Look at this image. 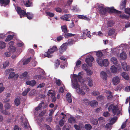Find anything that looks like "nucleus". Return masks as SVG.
Segmentation results:
<instances>
[{"label":"nucleus","mask_w":130,"mask_h":130,"mask_svg":"<svg viewBox=\"0 0 130 130\" xmlns=\"http://www.w3.org/2000/svg\"><path fill=\"white\" fill-rule=\"evenodd\" d=\"M95 7L98 9L100 11V13L102 14L106 15L107 12H109L110 13H114L117 14L122 19H127L129 18V16L125 14H122L121 12L115 9L113 7L111 8H105L103 5L97 4L95 5Z\"/></svg>","instance_id":"obj_1"},{"label":"nucleus","mask_w":130,"mask_h":130,"mask_svg":"<svg viewBox=\"0 0 130 130\" xmlns=\"http://www.w3.org/2000/svg\"><path fill=\"white\" fill-rule=\"evenodd\" d=\"M74 77L72 79V87L75 89L76 91L78 94L82 95H84L85 94L84 90H86L87 92H88L89 91V89L85 85H84L83 86L82 85L81 88H80L79 83L75 82V81H74Z\"/></svg>","instance_id":"obj_2"},{"label":"nucleus","mask_w":130,"mask_h":130,"mask_svg":"<svg viewBox=\"0 0 130 130\" xmlns=\"http://www.w3.org/2000/svg\"><path fill=\"white\" fill-rule=\"evenodd\" d=\"M109 104H108L105 106L106 108H107L108 106V110L109 111H112V112L114 115H117L120 113V111L118 106L117 105H114L112 104L109 105Z\"/></svg>","instance_id":"obj_3"},{"label":"nucleus","mask_w":130,"mask_h":130,"mask_svg":"<svg viewBox=\"0 0 130 130\" xmlns=\"http://www.w3.org/2000/svg\"><path fill=\"white\" fill-rule=\"evenodd\" d=\"M16 10L18 13L20 15L21 18H22L26 15L27 18L29 20L31 19L33 17V15L31 13L27 12L26 13L24 10H22L19 7H17L16 8Z\"/></svg>","instance_id":"obj_4"},{"label":"nucleus","mask_w":130,"mask_h":130,"mask_svg":"<svg viewBox=\"0 0 130 130\" xmlns=\"http://www.w3.org/2000/svg\"><path fill=\"white\" fill-rule=\"evenodd\" d=\"M9 45L8 48V51L5 53V56L8 57H9L14 52H15L16 50V48L13 46V42L11 41L9 43Z\"/></svg>","instance_id":"obj_5"},{"label":"nucleus","mask_w":130,"mask_h":130,"mask_svg":"<svg viewBox=\"0 0 130 130\" xmlns=\"http://www.w3.org/2000/svg\"><path fill=\"white\" fill-rule=\"evenodd\" d=\"M83 74V72H79L78 73V75L76 74H73L71 75V81L72 82V79L74 77V81H75V82L79 83L80 82L81 84L84 83V79L82 78L81 76Z\"/></svg>","instance_id":"obj_6"},{"label":"nucleus","mask_w":130,"mask_h":130,"mask_svg":"<svg viewBox=\"0 0 130 130\" xmlns=\"http://www.w3.org/2000/svg\"><path fill=\"white\" fill-rule=\"evenodd\" d=\"M14 71L13 69H9L6 70L5 71V73L6 74H8L10 73L9 75L8 79H11L13 78L15 79H17L19 77V75L17 74H15L14 72H12Z\"/></svg>","instance_id":"obj_7"},{"label":"nucleus","mask_w":130,"mask_h":130,"mask_svg":"<svg viewBox=\"0 0 130 130\" xmlns=\"http://www.w3.org/2000/svg\"><path fill=\"white\" fill-rule=\"evenodd\" d=\"M96 61L98 64L100 66L107 67L109 65V63L107 59H103L101 58H98Z\"/></svg>","instance_id":"obj_8"},{"label":"nucleus","mask_w":130,"mask_h":130,"mask_svg":"<svg viewBox=\"0 0 130 130\" xmlns=\"http://www.w3.org/2000/svg\"><path fill=\"white\" fill-rule=\"evenodd\" d=\"M127 45L125 44H121L120 45L118 46L116 48L113 50L114 52H116L117 53L121 52L123 50H126L127 47Z\"/></svg>","instance_id":"obj_9"},{"label":"nucleus","mask_w":130,"mask_h":130,"mask_svg":"<svg viewBox=\"0 0 130 130\" xmlns=\"http://www.w3.org/2000/svg\"><path fill=\"white\" fill-rule=\"evenodd\" d=\"M67 43H65L60 46L59 48V52L60 53L62 54L65 51L67 48Z\"/></svg>","instance_id":"obj_10"},{"label":"nucleus","mask_w":130,"mask_h":130,"mask_svg":"<svg viewBox=\"0 0 130 130\" xmlns=\"http://www.w3.org/2000/svg\"><path fill=\"white\" fill-rule=\"evenodd\" d=\"M90 32L89 31H87V30H84L83 32V35L81 36L80 39H85L86 38V35L89 38L91 37Z\"/></svg>","instance_id":"obj_11"},{"label":"nucleus","mask_w":130,"mask_h":130,"mask_svg":"<svg viewBox=\"0 0 130 130\" xmlns=\"http://www.w3.org/2000/svg\"><path fill=\"white\" fill-rule=\"evenodd\" d=\"M94 60V58L92 56L89 58H87L86 59V62L90 66H92V62Z\"/></svg>","instance_id":"obj_12"},{"label":"nucleus","mask_w":130,"mask_h":130,"mask_svg":"<svg viewBox=\"0 0 130 130\" xmlns=\"http://www.w3.org/2000/svg\"><path fill=\"white\" fill-rule=\"evenodd\" d=\"M72 17L71 15L70 14H64L61 16L60 18L63 20H66L67 21H70V20L69 18H71Z\"/></svg>","instance_id":"obj_13"},{"label":"nucleus","mask_w":130,"mask_h":130,"mask_svg":"<svg viewBox=\"0 0 130 130\" xmlns=\"http://www.w3.org/2000/svg\"><path fill=\"white\" fill-rule=\"evenodd\" d=\"M108 35L110 36H112L113 39L115 38V37L117 35V33L115 32V30L114 29H111L109 30L108 32Z\"/></svg>","instance_id":"obj_14"},{"label":"nucleus","mask_w":130,"mask_h":130,"mask_svg":"<svg viewBox=\"0 0 130 130\" xmlns=\"http://www.w3.org/2000/svg\"><path fill=\"white\" fill-rule=\"evenodd\" d=\"M120 82V79L117 76H115L113 77L112 80V82L113 84L115 85H117Z\"/></svg>","instance_id":"obj_15"},{"label":"nucleus","mask_w":130,"mask_h":130,"mask_svg":"<svg viewBox=\"0 0 130 130\" xmlns=\"http://www.w3.org/2000/svg\"><path fill=\"white\" fill-rule=\"evenodd\" d=\"M123 69L125 71H128L130 70V68L128 65H127L125 62H124L121 63Z\"/></svg>","instance_id":"obj_16"},{"label":"nucleus","mask_w":130,"mask_h":130,"mask_svg":"<svg viewBox=\"0 0 130 130\" xmlns=\"http://www.w3.org/2000/svg\"><path fill=\"white\" fill-rule=\"evenodd\" d=\"M127 55L125 52H122L120 54L119 57L123 60H125L127 58Z\"/></svg>","instance_id":"obj_17"},{"label":"nucleus","mask_w":130,"mask_h":130,"mask_svg":"<svg viewBox=\"0 0 130 130\" xmlns=\"http://www.w3.org/2000/svg\"><path fill=\"white\" fill-rule=\"evenodd\" d=\"M26 83L27 85L32 87L35 85L36 82L34 80H32L31 81L28 80L26 82Z\"/></svg>","instance_id":"obj_18"},{"label":"nucleus","mask_w":130,"mask_h":130,"mask_svg":"<svg viewBox=\"0 0 130 130\" xmlns=\"http://www.w3.org/2000/svg\"><path fill=\"white\" fill-rule=\"evenodd\" d=\"M48 50L49 51L51 52V53L52 54L54 52L57 51L58 50V49L56 46H54L52 47H50Z\"/></svg>","instance_id":"obj_19"},{"label":"nucleus","mask_w":130,"mask_h":130,"mask_svg":"<svg viewBox=\"0 0 130 130\" xmlns=\"http://www.w3.org/2000/svg\"><path fill=\"white\" fill-rule=\"evenodd\" d=\"M10 2V0H0V3L4 6L8 5Z\"/></svg>","instance_id":"obj_20"},{"label":"nucleus","mask_w":130,"mask_h":130,"mask_svg":"<svg viewBox=\"0 0 130 130\" xmlns=\"http://www.w3.org/2000/svg\"><path fill=\"white\" fill-rule=\"evenodd\" d=\"M110 61L111 63L114 64H116L117 63L118 60L117 59L116 57H112L110 58Z\"/></svg>","instance_id":"obj_21"},{"label":"nucleus","mask_w":130,"mask_h":130,"mask_svg":"<svg viewBox=\"0 0 130 130\" xmlns=\"http://www.w3.org/2000/svg\"><path fill=\"white\" fill-rule=\"evenodd\" d=\"M100 76L104 80H106L107 77L106 73L104 71H102L101 72Z\"/></svg>","instance_id":"obj_22"},{"label":"nucleus","mask_w":130,"mask_h":130,"mask_svg":"<svg viewBox=\"0 0 130 130\" xmlns=\"http://www.w3.org/2000/svg\"><path fill=\"white\" fill-rule=\"evenodd\" d=\"M110 70L111 72L113 73H116L117 71V68L114 65H113L111 67Z\"/></svg>","instance_id":"obj_23"},{"label":"nucleus","mask_w":130,"mask_h":130,"mask_svg":"<svg viewBox=\"0 0 130 130\" xmlns=\"http://www.w3.org/2000/svg\"><path fill=\"white\" fill-rule=\"evenodd\" d=\"M24 4L27 7L31 6L33 5L32 2L29 0L24 1Z\"/></svg>","instance_id":"obj_24"},{"label":"nucleus","mask_w":130,"mask_h":130,"mask_svg":"<svg viewBox=\"0 0 130 130\" xmlns=\"http://www.w3.org/2000/svg\"><path fill=\"white\" fill-rule=\"evenodd\" d=\"M66 98V100L69 103H71L72 102V99L69 93H68L67 94Z\"/></svg>","instance_id":"obj_25"},{"label":"nucleus","mask_w":130,"mask_h":130,"mask_svg":"<svg viewBox=\"0 0 130 130\" xmlns=\"http://www.w3.org/2000/svg\"><path fill=\"white\" fill-rule=\"evenodd\" d=\"M98 104L97 101L95 100L91 101L90 102V105L92 107L97 106Z\"/></svg>","instance_id":"obj_26"},{"label":"nucleus","mask_w":130,"mask_h":130,"mask_svg":"<svg viewBox=\"0 0 130 130\" xmlns=\"http://www.w3.org/2000/svg\"><path fill=\"white\" fill-rule=\"evenodd\" d=\"M77 17L79 19H84L87 21H89L90 20V19L87 17L86 16L82 15H78Z\"/></svg>","instance_id":"obj_27"},{"label":"nucleus","mask_w":130,"mask_h":130,"mask_svg":"<svg viewBox=\"0 0 130 130\" xmlns=\"http://www.w3.org/2000/svg\"><path fill=\"white\" fill-rule=\"evenodd\" d=\"M122 77L126 80H128L129 78V77L128 75L126 73L124 72H122L121 74Z\"/></svg>","instance_id":"obj_28"},{"label":"nucleus","mask_w":130,"mask_h":130,"mask_svg":"<svg viewBox=\"0 0 130 130\" xmlns=\"http://www.w3.org/2000/svg\"><path fill=\"white\" fill-rule=\"evenodd\" d=\"M6 46V44L4 42L0 41V49H2L4 48Z\"/></svg>","instance_id":"obj_29"},{"label":"nucleus","mask_w":130,"mask_h":130,"mask_svg":"<svg viewBox=\"0 0 130 130\" xmlns=\"http://www.w3.org/2000/svg\"><path fill=\"white\" fill-rule=\"evenodd\" d=\"M47 95L48 96L52 98L55 95V93H54L53 91L51 90L48 91Z\"/></svg>","instance_id":"obj_30"},{"label":"nucleus","mask_w":130,"mask_h":130,"mask_svg":"<svg viewBox=\"0 0 130 130\" xmlns=\"http://www.w3.org/2000/svg\"><path fill=\"white\" fill-rule=\"evenodd\" d=\"M126 2V0H125L121 3L120 6V8L121 9H123L125 7Z\"/></svg>","instance_id":"obj_31"},{"label":"nucleus","mask_w":130,"mask_h":130,"mask_svg":"<svg viewBox=\"0 0 130 130\" xmlns=\"http://www.w3.org/2000/svg\"><path fill=\"white\" fill-rule=\"evenodd\" d=\"M88 85L90 87H91L93 85V81L91 78L89 77L87 78Z\"/></svg>","instance_id":"obj_32"},{"label":"nucleus","mask_w":130,"mask_h":130,"mask_svg":"<svg viewBox=\"0 0 130 130\" xmlns=\"http://www.w3.org/2000/svg\"><path fill=\"white\" fill-rule=\"evenodd\" d=\"M44 56L46 57L50 58L53 55L51 53V52L50 51H49V50H48V51L45 53Z\"/></svg>","instance_id":"obj_33"},{"label":"nucleus","mask_w":130,"mask_h":130,"mask_svg":"<svg viewBox=\"0 0 130 130\" xmlns=\"http://www.w3.org/2000/svg\"><path fill=\"white\" fill-rule=\"evenodd\" d=\"M81 64V61L80 60H78L76 62V66L74 68V70H76L77 68L80 67Z\"/></svg>","instance_id":"obj_34"},{"label":"nucleus","mask_w":130,"mask_h":130,"mask_svg":"<svg viewBox=\"0 0 130 130\" xmlns=\"http://www.w3.org/2000/svg\"><path fill=\"white\" fill-rule=\"evenodd\" d=\"M117 119V117H115L113 118H112L110 121V123L112 125L114 123L116 122Z\"/></svg>","instance_id":"obj_35"},{"label":"nucleus","mask_w":130,"mask_h":130,"mask_svg":"<svg viewBox=\"0 0 130 130\" xmlns=\"http://www.w3.org/2000/svg\"><path fill=\"white\" fill-rule=\"evenodd\" d=\"M95 52L96 55L98 57H101L102 56L103 54L101 51H96Z\"/></svg>","instance_id":"obj_36"},{"label":"nucleus","mask_w":130,"mask_h":130,"mask_svg":"<svg viewBox=\"0 0 130 130\" xmlns=\"http://www.w3.org/2000/svg\"><path fill=\"white\" fill-rule=\"evenodd\" d=\"M68 121L70 123H74L75 122V120L74 118L72 116H71L68 119Z\"/></svg>","instance_id":"obj_37"},{"label":"nucleus","mask_w":130,"mask_h":130,"mask_svg":"<svg viewBox=\"0 0 130 130\" xmlns=\"http://www.w3.org/2000/svg\"><path fill=\"white\" fill-rule=\"evenodd\" d=\"M112 126V124L110 123H108L105 126V128L107 129V130H110Z\"/></svg>","instance_id":"obj_38"},{"label":"nucleus","mask_w":130,"mask_h":130,"mask_svg":"<svg viewBox=\"0 0 130 130\" xmlns=\"http://www.w3.org/2000/svg\"><path fill=\"white\" fill-rule=\"evenodd\" d=\"M31 57L26 59L23 60V65H26L30 61Z\"/></svg>","instance_id":"obj_39"},{"label":"nucleus","mask_w":130,"mask_h":130,"mask_svg":"<svg viewBox=\"0 0 130 130\" xmlns=\"http://www.w3.org/2000/svg\"><path fill=\"white\" fill-rule=\"evenodd\" d=\"M61 28L62 31L64 33H67V26L66 25L62 26Z\"/></svg>","instance_id":"obj_40"},{"label":"nucleus","mask_w":130,"mask_h":130,"mask_svg":"<svg viewBox=\"0 0 130 130\" xmlns=\"http://www.w3.org/2000/svg\"><path fill=\"white\" fill-rule=\"evenodd\" d=\"M27 72H25L20 76V77L22 78H25L27 77Z\"/></svg>","instance_id":"obj_41"},{"label":"nucleus","mask_w":130,"mask_h":130,"mask_svg":"<svg viewBox=\"0 0 130 130\" xmlns=\"http://www.w3.org/2000/svg\"><path fill=\"white\" fill-rule=\"evenodd\" d=\"M106 94L110 95L107 97V99H110L112 98V96L111 95L112 93L111 92L109 91H106Z\"/></svg>","instance_id":"obj_42"},{"label":"nucleus","mask_w":130,"mask_h":130,"mask_svg":"<svg viewBox=\"0 0 130 130\" xmlns=\"http://www.w3.org/2000/svg\"><path fill=\"white\" fill-rule=\"evenodd\" d=\"M85 128L87 130H90L91 129L92 126L89 124H86L85 125Z\"/></svg>","instance_id":"obj_43"},{"label":"nucleus","mask_w":130,"mask_h":130,"mask_svg":"<svg viewBox=\"0 0 130 130\" xmlns=\"http://www.w3.org/2000/svg\"><path fill=\"white\" fill-rule=\"evenodd\" d=\"M30 90V89L29 88H27L26 90L24 91V92L22 93V95L24 96L26 95L28 92H29Z\"/></svg>","instance_id":"obj_44"},{"label":"nucleus","mask_w":130,"mask_h":130,"mask_svg":"<svg viewBox=\"0 0 130 130\" xmlns=\"http://www.w3.org/2000/svg\"><path fill=\"white\" fill-rule=\"evenodd\" d=\"M46 15L48 16L51 17H53L54 15L53 13L49 11H46L45 12Z\"/></svg>","instance_id":"obj_45"},{"label":"nucleus","mask_w":130,"mask_h":130,"mask_svg":"<svg viewBox=\"0 0 130 130\" xmlns=\"http://www.w3.org/2000/svg\"><path fill=\"white\" fill-rule=\"evenodd\" d=\"M15 104L17 106L19 105L20 103V99L18 98H16L14 101Z\"/></svg>","instance_id":"obj_46"},{"label":"nucleus","mask_w":130,"mask_h":130,"mask_svg":"<svg viewBox=\"0 0 130 130\" xmlns=\"http://www.w3.org/2000/svg\"><path fill=\"white\" fill-rule=\"evenodd\" d=\"M70 9L71 10L74 11H77L79 10L78 8H77L76 6H73L71 7Z\"/></svg>","instance_id":"obj_47"},{"label":"nucleus","mask_w":130,"mask_h":130,"mask_svg":"<svg viewBox=\"0 0 130 130\" xmlns=\"http://www.w3.org/2000/svg\"><path fill=\"white\" fill-rule=\"evenodd\" d=\"M13 36L12 35H9L8 36L5 41L6 42H8L11 39L13 38Z\"/></svg>","instance_id":"obj_48"},{"label":"nucleus","mask_w":130,"mask_h":130,"mask_svg":"<svg viewBox=\"0 0 130 130\" xmlns=\"http://www.w3.org/2000/svg\"><path fill=\"white\" fill-rule=\"evenodd\" d=\"M23 123L24 126L26 128H30V127L28 123V122L26 119H25V122Z\"/></svg>","instance_id":"obj_49"},{"label":"nucleus","mask_w":130,"mask_h":130,"mask_svg":"<svg viewBox=\"0 0 130 130\" xmlns=\"http://www.w3.org/2000/svg\"><path fill=\"white\" fill-rule=\"evenodd\" d=\"M64 35V37L65 38H67L69 37H71L75 35L74 34H72L69 33H66Z\"/></svg>","instance_id":"obj_50"},{"label":"nucleus","mask_w":130,"mask_h":130,"mask_svg":"<svg viewBox=\"0 0 130 130\" xmlns=\"http://www.w3.org/2000/svg\"><path fill=\"white\" fill-rule=\"evenodd\" d=\"M91 123L94 125H96L98 123V121L96 119H93L91 120Z\"/></svg>","instance_id":"obj_51"},{"label":"nucleus","mask_w":130,"mask_h":130,"mask_svg":"<svg viewBox=\"0 0 130 130\" xmlns=\"http://www.w3.org/2000/svg\"><path fill=\"white\" fill-rule=\"evenodd\" d=\"M5 88L3 86V84L0 83V93L2 92L5 89Z\"/></svg>","instance_id":"obj_52"},{"label":"nucleus","mask_w":130,"mask_h":130,"mask_svg":"<svg viewBox=\"0 0 130 130\" xmlns=\"http://www.w3.org/2000/svg\"><path fill=\"white\" fill-rule=\"evenodd\" d=\"M43 104V103H40L39 105L38 106L36 107L35 108V110H36L37 111L39 110H40L42 106V104Z\"/></svg>","instance_id":"obj_53"},{"label":"nucleus","mask_w":130,"mask_h":130,"mask_svg":"<svg viewBox=\"0 0 130 130\" xmlns=\"http://www.w3.org/2000/svg\"><path fill=\"white\" fill-rule=\"evenodd\" d=\"M75 41L73 39H71L69 40L67 44L71 45L75 43Z\"/></svg>","instance_id":"obj_54"},{"label":"nucleus","mask_w":130,"mask_h":130,"mask_svg":"<svg viewBox=\"0 0 130 130\" xmlns=\"http://www.w3.org/2000/svg\"><path fill=\"white\" fill-rule=\"evenodd\" d=\"M56 79L55 82L57 85L60 86L61 85V82L59 79H57L56 78H55Z\"/></svg>","instance_id":"obj_55"},{"label":"nucleus","mask_w":130,"mask_h":130,"mask_svg":"<svg viewBox=\"0 0 130 130\" xmlns=\"http://www.w3.org/2000/svg\"><path fill=\"white\" fill-rule=\"evenodd\" d=\"M9 61H6L3 64V67L4 68H5L6 67L9 66Z\"/></svg>","instance_id":"obj_56"},{"label":"nucleus","mask_w":130,"mask_h":130,"mask_svg":"<svg viewBox=\"0 0 130 130\" xmlns=\"http://www.w3.org/2000/svg\"><path fill=\"white\" fill-rule=\"evenodd\" d=\"M113 23L112 21L110 20L107 23V25L109 27H111L113 25Z\"/></svg>","instance_id":"obj_57"},{"label":"nucleus","mask_w":130,"mask_h":130,"mask_svg":"<svg viewBox=\"0 0 130 130\" xmlns=\"http://www.w3.org/2000/svg\"><path fill=\"white\" fill-rule=\"evenodd\" d=\"M83 102L84 103L87 105L90 104V102H89V101L87 99H84L83 100Z\"/></svg>","instance_id":"obj_58"},{"label":"nucleus","mask_w":130,"mask_h":130,"mask_svg":"<svg viewBox=\"0 0 130 130\" xmlns=\"http://www.w3.org/2000/svg\"><path fill=\"white\" fill-rule=\"evenodd\" d=\"M85 71L87 72V74L89 75H91L92 73V71L90 70L87 69Z\"/></svg>","instance_id":"obj_59"},{"label":"nucleus","mask_w":130,"mask_h":130,"mask_svg":"<svg viewBox=\"0 0 130 130\" xmlns=\"http://www.w3.org/2000/svg\"><path fill=\"white\" fill-rule=\"evenodd\" d=\"M127 120H126V121L125 122H124L123 123V124H122V125L121 126V128L120 129H119V130H121V129H123V128H125V126H126V121H127Z\"/></svg>","instance_id":"obj_60"},{"label":"nucleus","mask_w":130,"mask_h":130,"mask_svg":"<svg viewBox=\"0 0 130 130\" xmlns=\"http://www.w3.org/2000/svg\"><path fill=\"white\" fill-rule=\"evenodd\" d=\"M100 94L99 92L97 91H94L92 93V94L94 96H97Z\"/></svg>","instance_id":"obj_61"},{"label":"nucleus","mask_w":130,"mask_h":130,"mask_svg":"<svg viewBox=\"0 0 130 130\" xmlns=\"http://www.w3.org/2000/svg\"><path fill=\"white\" fill-rule=\"evenodd\" d=\"M63 38L61 36H58L57 38V41L58 42H59L60 41L62 40Z\"/></svg>","instance_id":"obj_62"},{"label":"nucleus","mask_w":130,"mask_h":130,"mask_svg":"<svg viewBox=\"0 0 130 130\" xmlns=\"http://www.w3.org/2000/svg\"><path fill=\"white\" fill-rule=\"evenodd\" d=\"M104 98V96L102 95L99 96L97 97V100L99 101H100L102 100Z\"/></svg>","instance_id":"obj_63"},{"label":"nucleus","mask_w":130,"mask_h":130,"mask_svg":"<svg viewBox=\"0 0 130 130\" xmlns=\"http://www.w3.org/2000/svg\"><path fill=\"white\" fill-rule=\"evenodd\" d=\"M125 12L126 13L130 15V8H127L125 9Z\"/></svg>","instance_id":"obj_64"}]
</instances>
